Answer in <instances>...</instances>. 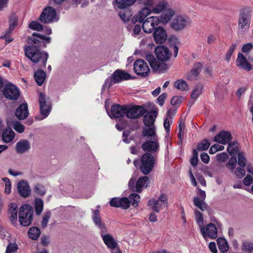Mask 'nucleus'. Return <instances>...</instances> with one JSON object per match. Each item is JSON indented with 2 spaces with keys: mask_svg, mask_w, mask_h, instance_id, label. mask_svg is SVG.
<instances>
[{
  "mask_svg": "<svg viewBox=\"0 0 253 253\" xmlns=\"http://www.w3.org/2000/svg\"><path fill=\"white\" fill-rule=\"evenodd\" d=\"M25 56L34 63L40 62L41 65L45 67L48 58L47 52L42 51L34 45L24 47Z\"/></svg>",
  "mask_w": 253,
  "mask_h": 253,
  "instance_id": "nucleus-1",
  "label": "nucleus"
},
{
  "mask_svg": "<svg viewBox=\"0 0 253 253\" xmlns=\"http://www.w3.org/2000/svg\"><path fill=\"white\" fill-rule=\"evenodd\" d=\"M252 14L251 7H245L241 10L238 19V29L240 32L245 33L250 29Z\"/></svg>",
  "mask_w": 253,
  "mask_h": 253,
  "instance_id": "nucleus-2",
  "label": "nucleus"
},
{
  "mask_svg": "<svg viewBox=\"0 0 253 253\" xmlns=\"http://www.w3.org/2000/svg\"><path fill=\"white\" fill-rule=\"evenodd\" d=\"M33 210L31 206L24 205L21 206L19 212L20 224L24 226H29L33 221Z\"/></svg>",
  "mask_w": 253,
  "mask_h": 253,
  "instance_id": "nucleus-3",
  "label": "nucleus"
},
{
  "mask_svg": "<svg viewBox=\"0 0 253 253\" xmlns=\"http://www.w3.org/2000/svg\"><path fill=\"white\" fill-rule=\"evenodd\" d=\"M154 156L149 153L144 154L141 159L140 170L145 175L149 174L155 165Z\"/></svg>",
  "mask_w": 253,
  "mask_h": 253,
  "instance_id": "nucleus-4",
  "label": "nucleus"
},
{
  "mask_svg": "<svg viewBox=\"0 0 253 253\" xmlns=\"http://www.w3.org/2000/svg\"><path fill=\"white\" fill-rule=\"evenodd\" d=\"M152 5V0H148L145 2V6L132 18L131 22L134 24L136 22L142 23L145 20V18L152 13L151 9Z\"/></svg>",
  "mask_w": 253,
  "mask_h": 253,
  "instance_id": "nucleus-5",
  "label": "nucleus"
},
{
  "mask_svg": "<svg viewBox=\"0 0 253 253\" xmlns=\"http://www.w3.org/2000/svg\"><path fill=\"white\" fill-rule=\"evenodd\" d=\"M39 20L44 23H51L57 20L56 10L51 6L44 8L39 17Z\"/></svg>",
  "mask_w": 253,
  "mask_h": 253,
  "instance_id": "nucleus-6",
  "label": "nucleus"
},
{
  "mask_svg": "<svg viewBox=\"0 0 253 253\" xmlns=\"http://www.w3.org/2000/svg\"><path fill=\"white\" fill-rule=\"evenodd\" d=\"M133 70L138 75L146 77L150 73V69L147 63L141 59L136 60L133 64Z\"/></svg>",
  "mask_w": 253,
  "mask_h": 253,
  "instance_id": "nucleus-7",
  "label": "nucleus"
},
{
  "mask_svg": "<svg viewBox=\"0 0 253 253\" xmlns=\"http://www.w3.org/2000/svg\"><path fill=\"white\" fill-rule=\"evenodd\" d=\"M141 148L146 153L155 155L160 148L158 138L146 140L142 144Z\"/></svg>",
  "mask_w": 253,
  "mask_h": 253,
  "instance_id": "nucleus-8",
  "label": "nucleus"
},
{
  "mask_svg": "<svg viewBox=\"0 0 253 253\" xmlns=\"http://www.w3.org/2000/svg\"><path fill=\"white\" fill-rule=\"evenodd\" d=\"M190 24L189 18L181 15H176L170 23V27L175 31L183 30Z\"/></svg>",
  "mask_w": 253,
  "mask_h": 253,
  "instance_id": "nucleus-9",
  "label": "nucleus"
},
{
  "mask_svg": "<svg viewBox=\"0 0 253 253\" xmlns=\"http://www.w3.org/2000/svg\"><path fill=\"white\" fill-rule=\"evenodd\" d=\"M39 99L40 113L43 117L42 119H44L49 115L51 110V105L48 99L46 98L44 94L42 92L40 93Z\"/></svg>",
  "mask_w": 253,
  "mask_h": 253,
  "instance_id": "nucleus-10",
  "label": "nucleus"
},
{
  "mask_svg": "<svg viewBox=\"0 0 253 253\" xmlns=\"http://www.w3.org/2000/svg\"><path fill=\"white\" fill-rule=\"evenodd\" d=\"M126 116L127 118L135 119L142 116L146 113V110L142 106L129 107L126 105Z\"/></svg>",
  "mask_w": 253,
  "mask_h": 253,
  "instance_id": "nucleus-11",
  "label": "nucleus"
},
{
  "mask_svg": "<svg viewBox=\"0 0 253 253\" xmlns=\"http://www.w3.org/2000/svg\"><path fill=\"white\" fill-rule=\"evenodd\" d=\"M142 27L146 33H151L155 30L156 27L160 23L159 18L157 16H151L142 22Z\"/></svg>",
  "mask_w": 253,
  "mask_h": 253,
  "instance_id": "nucleus-12",
  "label": "nucleus"
},
{
  "mask_svg": "<svg viewBox=\"0 0 253 253\" xmlns=\"http://www.w3.org/2000/svg\"><path fill=\"white\" fill-rule=\"evenodd\" d=\"M145 59L149 63L151 68L155 71L163 72L168 69L166 64L157 62L152 54L146 53Z\"/></svg>",
  "mask_w": 253,
  "mask_h": 253,
  "instance_id": "nucleus-13",
  "label": "nucleus"
},
{
  "mask_svg": "<svg viewBox=\"0 0 253 253\" xmlns=\"http://www.w3.org/2000/svg\"><path fill=\"white\" fill-rule=\"evenodd\" d=\"M3 94L9 99L16 100L19 97L20 93L15 85L12 84H8L4 87Z\"/></svg>",
  "mask_w": 253,
  "mask_h": 253,
  "instance_id": "nucleus-14",
  "label": "nucleus"
},
{
  "mask_svg": "<svg viewBox=\"0 0 253 253\" xmlns=\"http://www.w3.org/2000/svg\"><path fill=\"white\" fill-rule=\"evenodd\" d=\"M107 232L100 233L103 241L105 245L109 248L111 249L112 253H121L120 249L117 247V243L115 241L112 236Z\"/></svg>",
  "mask_w": 253,
  "mask_h": 253,
  "instance_id": "nucleus-15",
  "label": "nucleus"
},
{
  "mask_svg": "<svg viewBox=\"0 0 253 253\" xmlns=\"http://www.w3.org/2000/svg\"><path fill=\"white\" fill-rule=\"evenodd\" d=\"M92 219L96 227L100 229V233L107 232V229L105 222L103 221L98 209L92 210Z\"/></svg>",
  "mask_w": 253,
  "mask_h": 253,
  "instance_id": "nucleus-16",
  "label": "nucleus"
},
{
  "mask_svg": "<svg viewBox=\"0 0 253 253\" xmlns=\"http://www.w3.org/2000/svg\"><path fill=\"white\" fill-rule=\"evenodd\" d=\"M236 66L239 69L247 72L253 70V64L241 53L238 54L236 59Z\"/></svg>",
  "mask_w": 253,
  "mask_h": 253,
  "instance_id": "nucleus-17",
  "label": "nucleus"
},
{
  "mask_svg": "<svg viewBox=\"0 0 253 253\" xmlns=\"http://www.w3.org/2000/svg\"><path fill=\"white\" fill-rule=\"evenodd\" d=\"M45 41L46 42L49 43L50 42V38L42 35L40 34L34 33L31 37L28 38V43H33L36 46H40L43 43V46H46L45 43L43 42Z\"/></svg>",
  "mask_w": 253,
  "mask_h": 253,
  "instance_id": "nucleus-18",
  "label": "nucleus"
},
{
  "mask_svg": "<svg viewBox=\"0 0 253 253\" xmlns=\"http://www.w3.org/2000/svg\"><path fill=\"white\" fill-rule=\"evenodd\" d=\"M148 205H153L152 209L155 211L158 212L161 209L167 206L168 198L166 195L161 194L156 201L154 199L150 200L148 202Z\"/></svg>",
  "mask_w": 253,
  "mask_h": 253,
  "instance_id": "nucleus-19",
  "label": "nucleus"
},
{
  "mask_svg": "<svg viewBox=\"0 0 253 253\" xmlns=\"http://www.w3.org/2000/svg\"><path fill=\"white\" fill-rule=\"evenodd\" d=\"M200 231L205 239L208 237L214 239L217 237V228L213 223L208 224L206 228L203 226L200 229Z\"/></svg>",
  "mask_w": 253,
  "mask_h": 253,
  "instance_id": "nucleus-20",
  "label": "nucleus"
},
{
  "mask_svg": "<svg viewBox=\"0 0 253 253\" xmlns=\"http://www.w3.org/2000/svg\"><path fill=\"white\" fill-rule=\"evenodd\" d=\"M130 79V75L121 70H116L112 75V80L110 81L109 86L113 84L118 83L124 80H127Z\"/></svg>",
  "mask_w": 253,
  "mask_h": 253,
  "instance_id": "nucleus-21",
  "label": "nucleus"
},
{
  "mask_svg": "<svg viewBox=\"0 0 253 253\" xmlns=\"http://www.w3.org/2000/svg\"><path fill=\"white\" fill-rule=\"evenodd\" d=\"M155 52L158 60L162 61L168 60L171 56V53L169 52V49L164 46L156 47Z\"/></svg>",
  "mask_w": 253,
  "mask_h": 253,
  "instance_id": "nucleus-22",
  "label": "nucleus"
},
{
  "mask_svg": "<svg viewBox=\"0 0 253 253\" xmlns=\"http://www.w3.org/2000/svg\"><path fill=\"white\" fill-rule=\"evenodd\" d=\"M153 36L155 42L158 44L164 43L166 41L168 37L166 31L161 26L155 29Z\"/></svg>",
  "mask_w": 253,
  "mask_h": 253,
  "instance_id": "nucleus-23",
  "label": "nucleus"
},
{
  "mask_svg": "<svg viewBox=\"0 0 253 253\" xmlns=\"http://www.w3.org/2000/svg\"><path fill=\"white\" fill-rule=\"evenodd\" d=\"M110 205L112 207L122 208L123 209H127L129 207V201L126 197L121 199L114 198L110 201Z\"/></svg>",
  "mask_w": 253,
  "mask_h": 253,
  "instance_id": "nucleus-24",
  "label": "nucleus"
},
{
  "mask_svg": "<svg viewBox=\"0 0 253 253\" xmlns=\"http://www.w3.org/2000/svg\"><path fill=\"white\" fill-rule=\"evenodd\" d=\"M18 193L23 197H28L30 195L31 190L28 182L21 180L17 184V186Z\"/></svg>",
  "mask_w": 253,
  "mask_h": 253,
  "instance_id": "nucleus-25",
  "label": "nucleus"
},
{
  "mask_svg": "<svg viewBox=\"0 0 253 253\" xmlns=\"http://www.w3.org/2000/svg\"><path fill=\"white\" fill-rule=\"evenodd\" d=\"M126 105L121 106L115 104L112 106L110 114H109L110 118H118L126 115Z\"/></svg>",
  "mask_w": 253,
  "mask_h": 253,
  "instance_id": "nucleus-26",
  "label": "nucleus"
},
{
  "mask_svg": "<svg viewBox=\"0 0 253 253\" xmlns=\"http://www.w3.org/2000/svg\"><path fill=\"white\" fill-rule=\"evenodd\" d=\"M31 148V144L27 139H22L17 142L15 150L18 154H23L28 152Z\"/></svg>",
  "mask_w": 253,
  "mask_h": 253,
  "instance_id": "nucleus-27",
  "label": "nucleus"
},
{
  "mask_svg": "<svg viewBox=\"0 0 253 253\" xmlns=\"http://www.w3.org/2000/svg\"><path fill=\"white\" fill-rule=\"evenodd\" d=\"M231 139V134L230 132L222 131L215 136L214 141L222 144H226Z\"/></svg>",
  "mask_w": 253,
  "mask_h": 253,
  "instance_id": "nucleus-28",
  "label": "nucleus"
},
{
  "mask_svg": "<svg viewBox=\"0 0 253 253\" xmlns=\"http://www.w3.org/2000/svg\"><path fill=\"white\" fill-rule=\"evenodd\" d=\"M175 11L171 8L166 9L160 17V23L163 24H167L175 15Z\"/></svg>",
  "mask_w": 253,
  "mask_h": 253,
  "instance_id": "nucleus-29",
  "label": "nucleus"
},
{
  "mask_svg": "<svg viewBox=\"0 0 253 253\" xmlns=\"http://www.w3.org/2000/svg\"><path fill=\"white\" fill-rule=\"evenodd\" d=\"M28 115V105L25 103L20 105L15 111V116L19 120L25 119Z\"/></svg>",
  "mask_w": 253,
  "mask_h": 253,
  "instance_id": "nucleus-30",
  "label": "nucleus"
},
{
  "mask_svg": "<svg viewBox=\"0 0 253 253\" xmlns=\"http://www.w3.org/2000/svg\"><path fill=\"white\" fill-rule=\"evenodd\" d=\"M202 68V65L200 63L194 64L190 72L187 75V79L192 81L196 80Z\"/></svg>",
  "mask_w": 253,
  "mask_h": 253,
  "instance_id": "nucleus-31",
  "label": "nucleus"
},
{
  "mask_svg": "<svg viewBox=\"0 0 253 253\" xmlns=\"http://www.w3.org/2000/svg\"><path fill=\"white\" fill-rule=\"evenodd\" d=\"M149 183V178L147 176H142L138 178L135 187V191L141 192L143 188L147 187Z\"/></svg>",
  "mask_w": 253,
  "mask_h": 253,
  "instance_id": "nucleus-32",
  "label": "nucleus"
},
{
  "mask_svg": "<svg viewBox=\"0 0 253 253\" xmlns=\"http://www.w3.org/2000/svg\"><path fill=\"white\" fill-rule=\"evenodd\" d=\"M157 116L156 111H152L147 113L144 117L143 122L146 126H154V123Z\"/></svg>",
  "mask_w": 253,
  "mask_h": 253,
  "instance_id": "nucleus-33",
  "label": "nucleus"
},
{
  "mask_svg": "<svg viewBox=\"0 0 253 253\" xmlns=\"http://www.w3.org/2000/svg\"><path fill=\"white\" fill-rule=\"evenodd\" d=\"M18 207L15 204H11L9 207L8 215L11 222L14 224L17 221Z\"/></svg>",
  "mask_w": 253,
  "mask_h": 253,
  "instance_id": "nucleus-34",
  "label": "nucleus"
},
{
  "mask_svg": "<svg viewBox=\"0 0 253 253\" xmlns=\"http://www.w3.org/2000/svg\"><path fill=\"white\" fill-rule=\"evenodd\" d=\"M15 137L14 132L10 128L4 130L2 133V139L4 143H7L11 142Z\"/></svg>",
  "mask_w": 253,
  "mask_h": 253,
  "instance_id": "nucleus-35",
  "label": "nucleus"
},
{
  "mask_svg": "<svg viewBox=\"0 0 253 253\" xmlns=\"http://www.w3.org/2000/svg\"><path fill=\"white\" fill-rule=\"evenodd\" d=\"M117 7L120 9H125L134 4V0H115Z\"/></svg>",
  "mask_w": 253,
  "mask_h": 253,
  "instance_id": "nucleus-36",
  "label": "nucleus"
},
{
  "mask_svg": "<svg viewBox=\"0 0 253 253\" xmlns=\"http://www.w3.org/2000/svg\"><path fill=\"white\" fill-rule=\"evenodd\" d=\"M149 127H144L143 129V135L146 137H151V139L158 138L156 132V127L154 126H149Z\"/></svg>",
  "mask_w": 253,
  "mask_h": 253,
  "instance_id": "nucleus-37",
  "label": "nucleus"
},
{
  "mask_svg": "<svg viewBox=\"0 0 253 253\" xmlns=\"http://www.w3.org/2000/svg\"><path fill=\"white\" fill-rule=\"evenodd\" d=\"M46 77V73L42 70H38L34 74L35 80L39 85H42Z\"/></svg>",
  "mask_w": 253,
  "mask_h": 253,
  "instance_id": "nucleus-38",
  "label": "nucleus"
},
{
  "mask_svg": "<svg viewBox=\"0 0 253 253\" xmlns=\"http://www.w3.org/2000/svg\"><path fill=\"white\" fill-rule=\"evenodd\" d=\"M217 244L219 250L222 253H226L228 250V245L226 240L223 238H218L217 240Z\"/></svg>",
  "mask_w": 253,
  "mask_h": 253,
  "instance_id": "nucleus-39",
  "label": "nucleus"
},
{
  "mask_svg": "<svg viewBox=\"0 0 253 253\" xmlns=\"http://www.w3.org/2000/svg\"><path fill=\"white\" fill-rule=\"evenodd\" d=\"M43 209V202L40 198H36L35 200V210L37 215L41 214Z\"/></svg>",
  "mask_w": 253,
  "mask_h": 253,
  "instance_id": "nucleus-40",
  "label": "nucleus"
},
{
  "mask_svg": "<svg viewBox=\"0 0 253 253\" xmlns=\"http://www.w3.org/2000/svg\"><path fill=\"white\" fill-rule=\"evenodd\" d=\"M41 234V231L39 228L33 227L30 228L28 231V236L30 238L36 240L38 239Z\"/></svg>",
  "mask_w": 253,
  "mask_h": 253,
  "instance_id": "nucleus-41",
  "label": "nucleus"
},
{
  "mask_svg": "<svg viewBox=\"0 0 253 253\" xmlns=\"http://www.w3.org/2000/svg\"><path fill=\"white\" fill-rule=\"evenodd\" d=\"M194 205L201 211H204L207 210L208 206L203 200H201L198 197H195L193 200Z\"/></svg>",
  "mask_w": 253,
  "mask_h": 253,
  "instance_id": "nucleus-42",
  "label": "nucleus"
},
{
  "mask_svg": "<svg viewBox=\"0 0 253 253\" xmlns=\"http://www.w3.org/2000/svg\"><path fill=\"white\" fill-rule=\"evenodd\" d=\"M167 5L163 2H160L157 4L154 7H151L152 12L155 14H158L163 12L166 9Z\"/></svg>",
  "mask_w": 253,
  "mask_h": 253,
  "instance_id": "nucleus-43",
  "label": "nucleus"
},
{
  "mask_svg": "<svg viewBox=\"0 0 253 253\" xmlns=\"http://www.w3.org/2000/svg\"><path fill=\"white\" fill-rule=\"evenodd\" d=\"M34 191L37 195L43 196L46 193V190L45 187L40 183L36 184L34 187Z\"/></svg>",
  "mask_w": 253,
  "mask_h": 253,
  "instance_id": "nucleus-44",
  "label": "nucleus"
},
{
  "mask_svg": "<svg viewBox=\"0 0 253 253\" xmlns=\"http://www.w3.org/2000/svg\"><path fill=\"white\" fill-rule=\"evenodd\" d=\"M227 150L230 155L235 154L239 151L238 144L235 142L229 143Z\"/></svg>",
  "mask_w": 253,
  "mask_h": 253,
  "instance_id": "nucleus-45",
  "label": "nucleus"
},
{
  "mask_svg": "<svg viewBox=\"0 0 253 253\" xmlns=\"http://www.w3.org/2000/svg\"><path fill=\"white\" fill-rule=\"evenodd\" d=\"M175 87L181 90H186L188 89V86L187 83L183 80H178L174 83Z\"/></svg>",
  "mask_w": 253,
  "mask_h": 253,
  "instance_id": "nucleus-46",
  "label": "nucleus"
},
{
  "mask_svg": "<svg viewBox=\"0 0 253 253\" xmlns=\"http://www.w3.org/2000/svg\"><path fill=\"white\" fill-rule=\"evenodd\" d=\"M17 21L18 19L15 15L12 14L10 15L9 18V26L8 29V33H10L11 31H12L14 28L17 26Z\"/></svg>",
  "mask_w": 253,
  "mask_h": 253,
  "instance_id": "nucleus-47",
  "label": "nucleus"
},
{
  "mask_svg": "<svg viewBox=\"0 0 253 253\" xmlns=\"http://www.w3.org/2000/svg\"><path fill=\"white\" fill-rule=\"evenodd\" d=\"M51 213L50 211H46L42 216V221L41 222V226L42 228H45L47 227L49 218L51 217Z\"/></svg>",
  "mask_w": 253,
  "mask_h": 253,
  "instance_id": "nucleus-48",
  "label": "nucleus"
},
{
  "mask_svg": "<svg viewBox=\"0 0 253 253\" xmlns=\"http://www.w3.org/2000/svg\"><path fill=\"white\" fill-rule=\"evenodd\" d=\"M203 89V86L201 85H197L192 90L191 95V99L195 100L201 94Z\"/></svg>",
  "mask_w": 253,
  "mask_h": 253,
  "instance_id": "nucleus-49",
  "label": "nucleus"
},
{
  "mask_svg": "<svg viewBox=\"0 0 253 253\" xmlns=\"http://www.w3.org/2000/svg\"><path fill=\"white\" fill-rule=\"evenodd\" d=\"M195 218L197 223L201 229L204 226V218L202 213L197 210L195 211Z\"/></svg>",
  "mask_w": 253,
  "mask_h": 253,
  "instance_id": "nucleus-50",
  "label": "nucleus"
},
{
  "mask_svg": "<svg viewBox=\"0 0 253 253\" xmlns=\"http://www.w3.org/2000/svg\"><path fill=\"white\" fill-rule=\"evenodd\" d=\"M129 203H131L132 205L136 207L138 205V203L140 201V196L138 194L133 193L129 195Z\"/></svg>",
  "mask_w": 253,
  "mask_h": 253,
  "instance_id": "nucleus-51",
  "label": "nucleus"
},
{
  "mask_svg": "<svg viewBox=\"0 0 253 253\" xmlns=\"http://www.w3.org/2000/svg\"><path fill=\"white\" fill-rule=\"evenodd\" d=\"M210 146V142L207 139H204L201 142L198 143L197 150L199 151L206 150L209 148Z\"/></svg>",
  "mask_w": 253,
  "mask_h": 253,
  "instance_id": "nucleus-52",
  "label": "nucleus"
},
{
  "mask_svg": "<svg viewBox=\"0 0 253 253\" xmlns=\"http://www.w3.org/2000/svg\"><path fill=\"white\" fill-rule=\"evenodd\" d=\"M238 164L242 167H244L246 165L247 160L243 153H239L238 154Z\"/></svg>",
  "mask_w": 253,
  "mask_h": 253,
  "instance_id": "nucleus-53",
  "label": "nucleus"
},
{
  "mask_svg": "<svg viewBox=\"0 0 253 253\" xmlns=\"http://www.w3.org/2000/svg\"><path fill=\"white\" fill-rule=\"evenodd\" d=\"M2 181L5 183L4 193L9 194L11 192V184L10 180L6 177H3Z\"/></svg>",
  "mask_w": 253,
  "mask_h": 253,
  "instance_id": "nucleus-54",
  "label": "nucleus"
},
{
  "mask_svg": "<svg viewBox=\"0 0 253 253\" xmlns=\"http://www.w3.org/2000/svg\"><path fill=\"white\" fill-rule=\"evenodd\" d=\"M29 27L31 29L38 31L42 30L43 28L42 25L37 21L31 22L29 25Z\"/></svg>",
  "mask_w": 253,
  "mask_h": 253,
  "instance_id": "nucleus-55",
  "label": "nucleus"
},
{
  "mask_svg": "<svg viewBox=\"0 0 253 253\" xmlns=\"http://www.w3.org/2000/svg\"><path fill=\"white\" fill-rule=\"evenodd\" d=\"M237 164V159L236 157H231L228 162L226 164V166L228 167L231 171L235 168Z\"/></svg>",
  "mask_w": 253,
  "mask_h": 253,
  "instance_id": "nucleus-56",
  "label": "nucleus"
},
{
  "mask_svg": "<svg viewBox=\"0 0 253 253\" xmlns=\"http://www.w3.org/2000/svg\"><path fill=\"white\" fill-rule=\"evenodd\" d=\"M228 157L226 153L222 152L216 155V159L218 163H224L228 159Z\"/></svg>",
  "mask_w": 253,
  "mask_h": 253,
  "instance_id": "nucleus-57",
  "label": "nucleus"
},
{
  "mask_svg": "<svg viewBox=\"0 0 253 253\" xmlns=\"http://www.w3.org/2000/svg\"><path fill=\"white\" fill-rule=\"evenodd\" d=\"M13 128L19 133H22L25 130V126L19 122H16L13 124Z\"/></svg>",
  "mask_w": 253,
  "mask_h": 253,
  "instance_id": "nucleus-58",
  "label": "nucleus"
},
{
  "mask_svg": "<svg viewBox=\"0 0 253 253\" xmlns=\"http://www.w3.org/2000/svg\"><path fill=\"white\" fill-rule=\"evenodd\" d=\"M17 250L18 247L16 244L10 243L6 248L5 253H15Z\"/></svg>",
  "mask_w": 253,
  "mask_h": 253,
  "instance_id": "nucleus-59",
  "label": "nucleus"
},
{
  "mask_svg": "<svg viewBox=\"0 0 253 253\" xmlns=\"http://www.w3.org/2000/svg\"><path fill=\"white\" fill-rule=\"evenodd\" d=\"M120 18L123 21L124 23L128 22L130 19V16L129 14L126 11L120 12L119 14Z\"/></svg>",
  "mask_w": 253,
  "mask_h": 253,
  "instance_id": "nucleus-60",
  "label": "nucleus"
},
{
  "mask_svg": "<svg viewBox=\"0 0 253 253\" xmlns=\"http://www.w3.org/2000/svg\"><path fill=\"white\" fill-rule=\"evenodd\" d=\"M142 26L140 24H135L133 29L132 36L134 37H136V36L138 35L141 32Z\"/></svg>",
  "mask_w": 253,
  "mask_h": 253,
  "instance_id": "nucleus-61",
  "label": "nucleus"
},
{
  "mask_svg": "<svg viewBox=\"0 0 253 253\" xmlns=\"http://www.w3.org/2000/svg\"><path fill=\"white\" fill-rule=\"evenodd\" d=\"M185 129V124L184 121H181L178 126V137L181 139V136L184 135V131Z\"/></svg>",
  "mask_w": 253,
  "mask_h": 253,
  "instance_id": "nucleus-62",
  "label": "nucleus"
},
{
  "mask_svg": "<svg viewBox=\"0 0 253 253\" xmlns=\"http://www.w3.org/2000/svg\"><path fill=\"white\" fill-rule=\"evenodd\" d=\"M243 249L246 252H250L253 250V244L249 242H244L243 244Z\"/></svg>",
  "mask_w": 253,
  "mask_h": 253,
  "instance_id": "nucleus-63",
  "label": "nucleus"
},
{
  "mask_svg": "<svg viewBox=\"0 0 253 253\" xmlns=\"http://www.w3.org/2000/svg\"><path fill=\"white\" fill-rule=\"evenodd\" d=\"M253 182V177L250 174H247L243 181V184L247 186L251 185Z\"/></svg>",
  "mask_w": 253,
  "mask_h": 253,
  "instance_id": "nucleus-64",
  "label": "nucleus"
}]
</instances>
